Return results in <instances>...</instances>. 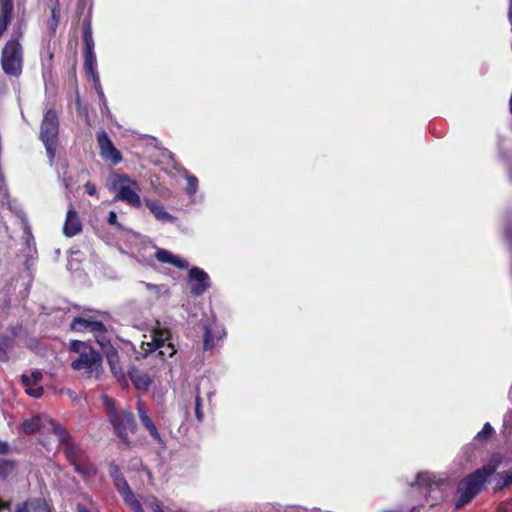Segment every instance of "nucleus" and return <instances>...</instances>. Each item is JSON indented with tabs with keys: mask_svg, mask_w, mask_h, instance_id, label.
<instances>
[{
	"mask_svg": "<svg viewBox=\"0 0 512 512\" xmlns=\"http://www.w3.org/2000/svg\"><path fill=\"white\" fill-rule=\"evenodd\" d=\"M52 433L56 436L59 449L63 452L67 462L73 467L74 471L83 479H90L97 473L95 465L85 449L75 442L70 432L55 420L50 421Z\"/></svg>",
	"mask_w": 512,
	"mask_h": 512,
	"instance_id": "nucleus-1",
	"label": "nucleus"
},
{
	"mask_svg": "<svg viewBox=\"0 0 512 512\" xmlns=\"http://www.w3.org/2000/svg\"><path fill=\"white\" fill-rule=\"evenodd\" d=\"M69 351L78 354V357L72 361L71 368L75 371H84L86 378L98 379L102 373L103 356L95 350L89 343L72 340L69 344Z\"/></svg>",
	"mask_w": 512,
	"mask_h": 512,
	"instance_id": "nucleus-2",
	"label": "nucleus"
},
{
	"mask_svg": "<svg viewBox=\"0 0 512 512\" xmlns=\"http://www.w3.org/2000/svg\"><path fill=\"white\" fill-rule=\"evenodd\" d=\"M24 33L21 28L14 30L5 41L0 56V65L3 73L9 77L18 78L24 68V47L22 40Z\"/></svg>",
	"mask_w": 512,
	"mask_h": 512,
	"instance_id": "nucleus-3",
	"label": "nucleus"
},
{
	"mask_svg": "<svg viewBox=\"0 0 512 512\" xmlns=\"http://www.w3.org/2000/svg\"><path fill=\"white\" fill-rule=\"evenodd\" d=\"M106 407L107 418L112 425L114 434L121 443L129 447L131 444L129 434H135L137 431V423L133 411L131 409L117 410L114 402L107 397Z\"/></svg>",
	"mask_w": 512,
	"mask_h": 512,
	"instance_id": "nucleus-4",
	"label": "nucleus"
},
{
	"mask_svg": "<svg viewBox=\"0 0 512 512\" xmlns=\"http://www.w3.org/2000/svg\"><path fill=\"white\" fill-rule=\"evenodd\" d=\"M40 140L51 162L54 161L59 139V118L55 109H48L43 116L40 126Z\"/></svg>",
	"mask_w": 512,
	"mask_h": 512,
	"instance_id": "nucleus-5",
	"label": "nucleus"
},
{
	"mask_svg": "<svg viewBox=\"0 0 512 512\" xmlns=\"http://www.w3.org/2000/svg\"><path fill=\"white\" fill-rule=\"evenodd\" d=\"M487 478L477 469L464 477L458 485L459 497L455 503L456 508H461L470 503L483 489Z\"/></svg>",
	"mask_w": 512,
	"mask_h": 512,
	"instance_id": "nucleus-6",
	"label": "nucleus"
},
{
	"mask_svg": "<svg viewBox=\"0 0 512 512\" xmlns=\"http://www.w3.org/2000/svg\"><path fill=\"white\" fill-rule=\"evenodd\" d=\"M82 39L84 43V69L93 79L97 77L96 56L94 53V41L92 36V25L89 18L84 19L82 23Z\"/></svg>",
	"mask_w": 512,
	"mask_h": 512,
	"instance_id": "nucleus-7",
	"label": "nucleus"
},
{
	"mask_svg": "<svg viewBox=\"0 0 512 512\" xmlns=\"http://www.w3.org/2000/svg\"><path fill=\"white\" fill-rule=\"evenodd\" d=\"M114 184H121L117 193V198L119 200L124 201L128 205L135 208L141 207L142 201L137 193V190H139V185L135 180H132L126 174H118L116 175Z\"/></svg>",
	"mask_w": 512,
	"mask_h": 512,
	"instance_id": "nucleus-8",
	"label": "nucleus"
},
{
	"mask_svg": "<svg viewBox=\"0 0 512 512\" xmlns=\"http://www.w3.org/2000/svg\"><path fill=\"white\" fill-rule=\"evenodd\" d=\"M97 143L100 149V155L104 160H109L114 165H117L122 161L120 151L114 146L105 131L102 130L97 133Z\"/></svg>",
	"mask_w": 512,
	"mask_h": 512,
	"instance_id": "nucleus-9",
	"label": "nucleus"
},
{
	"mask_svg": "<svg viewBox=\"0 0 512 512\" xmlns=\"http://www.w3.org/2000/svg\"><path fill=\"white\" fill-rule=\"evenodd\" d=\"M189 280L191 282V293L200 296L210 287L208 274L199 267H193L189 270Z\"/></svg>",
	"mask_w": 512,
	"mask_h": 512,
	"instance_id": "nucleus-10",
	"label": "nucleus"
},
{
	"mask_svg": "<svg viewBox=\"0 0 512 512\" xmlns=\"http://www.w3.org/2000/svg\"><path fill=\"white\" fill-rule=\"evenodd\" d=\"M137 412L142 426L149 433L151 438L161 447H165L166 445L163 437L160 435L152 418L149 416L147 409L141 402H138Z\"/></svg>",
	"mask_w": 512,
	"mask_h": 512,
	"instance_id": "nucleus-11",
	"label": "nucleus"
},
{
	"mask_svg": "<svg viewBox=\"0 0 512 512\" xmlns=\"http://www.w3.org/2000/svg\"><path fill=\"white\" fill-rule=\"evenodd\" d=\"M83 229L81 219L74 209L72 203L69 204V208L66 213V218L63 225V234L66 237H74L79 234Z\"/></svg>",
	"mask_w": 512,
	"mask_h": 512,
	"instance_id": "nucleus-12",
	"label": "nucleus"
},
{
	"mask_svg": "<svg viewBox=\"0 0 512 512\" xmlns=\"http://www.w3.org/2000/svg\"><path fill=\"white\" fill-rule=\"evenodd\" d=\"M15 0H0V39L15 18Z\"/></svg>",
	"mask_w": 512,
	"mask_h": 512,
	"instance_id": "nucleus-13",
	"label": "nucleus"
},
{
	"mask_svg": "<svg viewBox=\"0 0 512 512\" xmlns=\"http://www.w3.org/2000/svg\"><path fill=\"white\" fill-rule=\"evenodd\" d=\"M43 378L42 373L39 370H35L31 373V375L22 374L21 376V382L25 388V392L34 398H40L43 393L44 389L41 386H36Z\"/></svg>",
	"mask_w": 512,
	"mask_h": 512,
	"instance_id": "nucleus-14",
	"label": "nucleus"
},
{
	"mask_svg": "<svg viewBox=\"0 0 512 512\" xmlns=\"http://www.w3.org/2000/svg\"><path fill=\"white\" fill-rule=\"evenodd\" d=\"M155 258L161 263L171 264L178 269H186L189 266L188 261L172 254L170 251L163 248L156 250Z\"/></svg>",
	"mask_w": 512,
	"mask_h": 512,
	"instance_id": "nucleus-15",
	"label": "nucleus"
},
{
	"mask_svg": "<svg viewBox=\"0 0 512 512\" xmlns=\"http://www.w3.org/2000/svg\"><path fill=\"white\" fill-rule=\"evenodd\" d=\"M146 207L161 222H173L176 218L165 211L164 206L158 200L144 199Z\"/></svg>",
	"mask_w": 512,
	"mask_h": 512,
	"instance_id": "nucleus-16",
	"label": "nucleus"
},
{
	"mask_svg": "<svg viewBox=\"0 0 512 512\" xmlns=\"http://www.w3.org/2000/svg\"><path fill=\"white\" fill-rule=\"evenodd\" d=\"M172 339V333L169 328L157 327L153 330L152 341L148 343L150 346L149 351H155L158 348L165 346V343L170 342Z\"/></svg>",
	"mask_w": 512,
	"mask_h": 512,
	"instance_id": "nucleus-17",
	"label": "nucleus"
},
{
	"mask_svg": "<svg viewBox=\"0 0 512 512\" xmlns=\"http://www.w3.org/2000/svg\"><path fill=\"white\" fill-rule=\"evenodd\" d=\"M106 358L112 374L118 380L125 379V373L120 365V357L118 351L113 346H110L109 349L106 351Z\"/></svg>",
	"mask_w": 512,
	"mask_h": 512,
	"instance_id": "nucleus-18",
	"label": "nucleus"
},
{
	"mask_svg": "<svg viewBox=\"0 0 512 512\" xmlns=\"http://www.w3.org/2000/svg\"><path fill=\"white\" fill-rule=\"evenodd\" d=\"M129 377L134 386L139 390H147L152 383L151 379L146 373H143L136 368H133L129 371Z\"/></svg>",
	"mask_w": 512,
	"mask_h": 512,
	"instance_id": "nucleus-19",
	"label": "nucleus"
},
{
	"mask_svg": "<svg viewBox=\"0 0 512 512\" xmlns=\"http://www.w3.org/2000/svg\"><path fill=\"white\" fill-rule=\"evenodd\" d=\"M502 461L503 457L500 453H493L488 463L478 468V470L488 479L496 472L498 467L502 464Z\"/></svg>",
	"mask_w": 512,
	"mask_h": 512,
	"instance_id": "nucleus-20",
	"label": "nucleus"
},
{
	"mask_svg": "<svg viewBox=\"0 0 512 512\" xmlns=\"http://www.w3.org/2000/svg\"><path fill=\"white\" fill-rule=\"evenodd\" d=\"M51 3V17L47 23L49 30L52 34H55L59 20H60V1L59 0H49Z\"/></svg>",
	"mask_w": 512,
	"mask_h": 512,
	"instance_id": "nucleus-21",
	"label": "nucleus"
},
{
	"mask_svg": "<svg viewBox=\"0 0 512 512\" xmlns=\"http://www.w3.org/2000/svg\"><path fill=\"white\" fill-rule=\"evenodd\" d=\"M15 345V340L13 337L9 335H1L0 336V362H8L10 360V356L8 351L12 349Z\"/></svg>",
	"mask_w": 512,
	"mask_h": 512,
	"instance_id": "nucleus-22",
	"label": "nucleus"
},
{
	"mask_svg": "<svg viewBox=\"0 0 512 512\" xmlns=\"http://www.w3.org/2000/svg\"><path fill=\"white\" fill-rule=\"evenodd\" d=\"M22 431L27 435H33L37 433L41 428V418L36 415L30 419H25L22 424Z\"/></svg>",
	"mask_w": 512,
	"mask_h": 512,
	"instance_id": "nucleus-23",
	"label": "nucleus"
},
{
	"mask_svg": "<svg viewBox=\"0 0 512 512\" xmlns=\"http://www.w3.org/2000/svg\"><path fill=\"white\" fill-rule=\"evenodd\" d=\"M16 470V461L10 459H0V479L7 480Z\"/></svg>",
	"mask_w": 512,
	"mask_h": 512,
	"instance_id": "nucleus-24",
	"label": "nucleus"
},
{
	"mask_svg": "<svg viewBox=\"0 0 512 512\" xmlns=\"http://www.w3.org/2000/svg\"><path fill=\"white\" fill-rule=\"evenodd\" d=\"M413 485L420 488L432 489L433 485H437V483L432 474L428 472H419Z\"/></svg>",
	"mask_w": 512,
	"mask_h": 512,
	"instance_id": "nucleus-25",
	"label": "nucleus"
},
{
	"mask_svg": "<svg viewBox=\"0 0 512 512\" xmlns=\"http://www.w3.org/2000/svg\"><path fill=\"white\" fill-rule=\"evenodd\" d=\"M125 504H127L135 512H143V508L139 500L135 497L133 491L130 489L120 494Z\"/></svg>",
	"mask_w": 512,
	"mask_h": 512,
	"instance_id": "nucleus-26",
	"label": "nucleus"
},
{
	"mask_svg": "<svg viewBox=\"0 0 512 512\" xmlns=\"http://www.w3.org/2000/svg\"><path fill=\"white\" fill-rule=\"evenodd\" d=\"M91 320L83 317H75L71 322V329L76 332L89 331Z\"/></svg>",
	"mask_w": 512,
	"mask_h": 512,
	"instance_id": "nucleus-27",
	"label": "nucleus"
},
{
	"mask_svg": "<svg viewBox=\"0 0 512 512\" xmlns=\"http://www.w3.org/2000/svg\"><path fill=\"white\" fill-rule=\"evenodd\" d=\"M204 329L203 348L204 350H211L215 346V336L207 325L204 326Z\"/></svg>",
	"mask_w": 512,
	"mask_h": 512,
	"instance_id": "nucleus-28",
	"label": "nucleus"
},
{
	"mask_svg": "<svg viewBox=\"0 0 512 512\" xmlns=\"http://www.w3.org/2000/svg\"><path fill=\"white\" fill-rule=\"evenodd\" d=\"M31 512H50L46 502L43 499H33L27 501Z\"/></svg>",
	"mask_w": 512,
	"mask_h": 512,
	"instance_id": "nucleus-29",
	"label": "nucleus"
},
{
	"mask_svg": "<svg viewBox=\"0 0 512 512\" xmlns=\"http://www.w3.org/2000/svg\"><path fill=\"white\" fill-rule=\"evenodd\" d=\"M493 434L494 429L491 424L487 422L483 425L482 430L477 433L475 438L479 441H486L491 438Z\"/></svg>",
	"mask_w": 512,
	"mask_h": 512,
	"instance_id": "nucleus-30",
	"label": "nucleus"
},
{
	"mask_svg": "<svg viewBox=\"0 0 512 512\" xmlns=\"http://www.w3.org/2000/svg\"><path fill=\"white\" fill-rule=\"evenodd\" d=\"M186 180H187L186 192L188 195L192 196L197 192L198 179L196 176L189 174V175H187Z\"/></svg>",
	"mask_w": 512,
	"mask_h": 512,
	"instance_id": "nucleus-31",
	"label": "nucleus"
},
{
	"mask_svg": "<svg viewBox=\"0 0 512 512\" xmlns=\"http://www.w3.org/2000/svg\"><path fill=\"white\" fill-rule=\"evenodd\" d=\"M158 354L165 357H172L176 352V348L172 341L165 343V346H162V348H158Z\"/></svg>",
	"mask_w": 512,
	"mask_h": 512,
	"instance_id": "nucleus-32",
	"label": "nucleus"
},
{
	"mask_svg": "<svg viewBox=\"0 0 512 512\" xmlns=\"http://www.w3.org/2000/svg\"><path fill=\"white\" fill-rule=\"evenodd\" d=\"M89 331L94 333L95 336H96L99 333L105 334L107 332V329H106V327H105L103 322L96 321V320H91V323H90V326H89Z\"/></svg>",
	"mask_w": 512,
	"mask_h": 512,
	"instance_id": "nucleus-33",
	"label": "nucleus"
},
{
	"mask_svg": "<svg viewBox=\"0 0 512 512\" xmlns=\"http://www.w3.org/2000/svg\"><path fill=\"white\" fill-rule=\"evenodd\" d=\"M113 483L119 494H122L124 491L130 489V486L124 476L113 480Z\"/></svg>",
	"mask_w": 512,
	"mask_h": 512,
	"instance_id": "nucleus-34",
	"label": "nucleus"
},
{
	"mask_svg": "<svg viewBox=\"0 0 512 512\" xmlns=\"http://www.w3.org/2000/svg\"><path fill=\"white\" fill-rule=\"evenodd\" d=\"M201 402H202L201 397L198 392L196 395V398H195V416H196L198 422H201L204 419V413L201 408V406H202Z\"/></svg>",
	"mask_w": 512,
	"mask_h": 512,
	"instance_id": "nucleus-35",
	"label": "nucleus"
},
{
	"mask_svg": "<svg viewBox=\"0 0 512 512\" xmlns=\"http://www.w3.org/2000/svg\"><path fill=\"white\" fill-rule=\"evenodd\" d=\"M109 475L112 478V480L118 479L123 477V473L121 472V469L118 464L115 462L110 463L109 465Z\"/></svg>",
	"mask_w": 512,
	"mask_h": 512,
	"instance_id": "nucleus-36",
	"label": "nucleus"
},
{
	"mask_svg": "<svg viewBox=\"0 0 512 512\" xmlns=\"http://www.w3.org/2000/svg\"><path fill=\"white\" fill-rule=\"evenodd\" d=\"M107 223L116 226L117 228H122L120 223L117 221V213L115 211H110L107 216Z\"/></svg>",
	"mask_w": 512,
	"mask_h": 512,
	"instance_id": "nucleus-37",
	"label": "nucleus"
},
{
	"mask_svg": "<svg viewBox=\"0 0 512 512\" xmlns=\"http://www.w3.org/2000/svg\"><path fill=\"white\" fill-rule=\"evenodd\" d=\"M93 80L95 81V89H96V91L98 93V96H99L100 100L105 104L106 99H105L102 87H101V85L99 83L98 76L95 79H93Z\"/></svg>",
	"mask_w": 512,
	"mask_h": 512,
	"instance_id": "nucleus-38",
	"label": "nucleus"
},
{
	"mask_svg": "<svg viewBox=\"0 0 512 512\" xmlns=\"http://www.w3.org/2000/svg\"><path fill=\"white\" fill-rule=\"evenodd\" d=\"M84 188H85V191L88 195L90 196H96L97 195V189H96V186L88 181L85 185H84Z\"/></svg>",
	"mask_w": 512,
	"mask_h": 512,
	"instance_id": "nucleus-39",
	"label": "nucleus"
},
{
	"mask_svg": "<svg viewBox=\"0 0 512 512\" xmlns=\"http://www.w3.org/2000/svg\"><path fill=\"white\" fill-rule=\"evenodd\" d=\"M96 341L98 342V344L102 347H105L108 345V348L110 346H112L110 344V341L109 339H107L106 335L105 334H102V335H96Z\"/></svg>",
	"mask_w": 512,
	"mask_h": 512,
	"instance_id": "nucleus-40",
	"label": "nucleus"
},
{
	"mask_svg": "<svg viewBox=\"0 0 512 512\" xmlns=\"http://www.w3.org/2000/svg\"><path fill=\"white\" fill-rule=\"evenodd\" d=\"M23 327L21 324H17L15 326H10L9 327V331L11 332L12 336L14 339L16 336L19 335V333L22 331Z\"/></svg>",
	"mask_w": 512,
	"mask_h": 512,
	"instance_id": "nucleus-41",
	"label": "nucleus"
},
{
	"mask_svg": "<svg viewBox=\"0 0 512 512\" xmlns=\"http://www.w3.org/2000/svg\"><path fill=\"white\" fill-rule=\"evenodd\" d=\"M10 452V446L6 441H0V455H7Z\"/></svg>",
	"mask_w": 512,
	"mask_h": 512,
	"instance_id": "nucleus-42",
	"label": "nucleus"
},
{
	"mask_svg": "<svg viewBox=\"0 0 512 512\" xmlns=\"http://www.w3.org/2000/svg\"><path fill=\"white\" fill-rule=\"evenodd\" d=\"M76 64H77V59L74 56L73 59H72V68H71V71H70V77L73 78V80L75 82H77V78H76Z\"/></svg>",
	"mask_w": 512,
	"mask_h": 512,
	"instance_id": "nucleus-43",
	"label": "nucleus"
},
{
	"mask_svg": "<svg viewBox=\"0 0 512 512\" xmlns=\"http://www.w3.org/2000/svg\"><path fill=\"white\" fill-rule=\"evenodd\" d=\"M15 512H31V511H30L28 503L25 502L21 506H18Z\"/></svg>",
	"mask_w": 512,
	"mask_h": 512,
	"instance_id": "nucleus-44",
	"label": "nucleus"
},
{
	"mask_svg": "<svg viewBox=\"0 0 512 512\" xmlns=\"http://www.w3.org/2000/svg\"><path fill=\"white\" fill-rule=\"evenodd\" d=\"M145 285H146V288L150 291H155L156 293H158L160 291V286H158V285H154L151 283H145Z\"/></svg>",
	"mask_w": 512,
	"mask_h": 512,
	"instance_id": "nucleus-45",
	"label": "nucleus"
},
{
	"mask_svg": "<svg viewBox=\"0 0 512 512\" xmlns=\"http://www.w3.org/2000/svg\"><path fill=\"white\" fill-rule=\"evenodd\" d=\"M77 512H92L90 509H88L84 504L78 503L76 506Z\"/></svg>",
	"mask_w": 512,
	"mask_h": 512,
	"instance_id": "nucleus-46",
	"label": "nucleus"
},
{
	"mask_svg": "<svg viewBox=\"0 0 512 512\" xmlns=\"http://www.w3.org/2000/svg\"><path fill=\"white\" fill-rule=\"evenodd\" d=\"M76 104H77V106L81 105V98H80L78 90L76 91Z\"/></svg>",
	"mask_w": 512,
	"mask_h": 512,
	"instance_id": "nucleus-47",
	"label": "nucleus"
},
{
	"mask_svg": "<svg viewBox=\"0 0 512 512\" xmlns=\"http://www.w3.org/2000/svg\"><path fill=\"white\" fill-rule=\"evenodd\" d=\"M7 508H8V504L5 503L4 501L0 500V511L3 509H7Z\"/></svg>",
	"mask_w": 512,
	"mask_h": 512,
	"instance_id": "nucleus-48",
	"label": "nucleus"
},
{
	"mask_svg": "<svg viewBox=\"0 0 512 512\" xmlns=\"http://www.w3.org/2000/svg\"><path fill=\"white\" fill-rule=\"evenodd\" d=\"M20 8H21L20 3H17V9H18V11L20 10Z\"/></svg>",
	"mask_w": 512,
	"mask_h": 512,
	"instance_id": "nucleus-49",
	"label": "nucleus"
}]
</instances>
